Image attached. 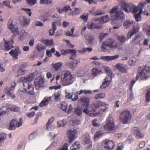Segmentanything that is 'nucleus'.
Returning <instances> with one entry per match:
<instances>
[{
	"label": "nucleus",
	"mask_w": 150,
	"mask_h": 150,
	"mask_svg": "<svg viewBox=\"0 0 150 150\" xmlns=\"http://www.w3.org/2000/svg\"><path fill=\"white\" fill-rule=\"evenodd\" d=\"M36 48L40 52H41L42 54H44V50L45 49V47L44 45L40 44H38L37 45Z\"/></svg>",
	"instance_id": "nucleus-24"
},
{
	"label": "nucleus",
	"mask_w": 150,
	"mask_h": 150,
	"mask_svg": "<svg viewBox=\"0 0 150 150\" xmlns=\"http://www.w3.org/2000/svg\"><path fill=\"white\" fill-rule=\"evenodd\" d=\"M110 19L109 16L106 15L101 18V21H100V23L101 25L102 24L106 23Z\"/></svg>",
	"instance_id": "nucleus-30"
},
{
	"label": "nucleus",
	"mask_w": 150,
	"mask_h": 150,
	"mask_svg": "<svg viewBox=\"0 0 150 150\" xmlns=\"http://www.w3.org/2000/svg\"><path fill=\"white\" fill-rule=\"evenodd\" d=\"M120 119L124 124L128 123L131 118L130 112L128 110H125L121 112L120 116Z\"/></svg>",
	"instance_id": "nucleus-7"
},
{
	"label": "nucleus",
	"mask_w": 150,
	"mask_h": 150,
	"mask_svg": "<svg viewBox=\"0 0 150 150\" xmlns=\"http://www.w3.org/2000/svg\"><path fill=\"white\" fill-rule=\"evenodd\" d=\"M56 22H53L52 23V29H50L49 30V32L50 35H54V32L56 29V28L55 24Z\"/></svg>",
	"instance_id": "nucleus-35"
},
{
	"label": "nucleus",
	"mask_w": 150,
	"mask_h": 150,
	"mask_svg": "<svg viewBox=\"0 0 150 150\" xmlns=\"http://www.w3.org/2000/svg\"><path fill=\"white\" fill-rule=\"evenodd\" d=\"M105 95L103 93H100L96 95L95 97L96 99L103 98L105 97Z\"/></svg>",
	"instance_id": "nucleus-57"
},
{
	"label": "nucleus",
	"mask_w": 150,
	"mask_h": 150,
	"mask_svg": "<svg viewBox=\"0 0 150 150\" xmlns=\"http://www.w3.org/2000/svg\"><path fill=\"white\" fill-rule=\"evenodd\" d=\"M11 90L10 88H6L5 89V92L6 93L8 96H10L13 98H15V96L12 92L11 91Z\"/></svg>",
	"instance_id": "nucleus-31"
},
{
	"label": "nucleus",
	"mask_w": 150,
	"mask_h": 150,
	"mask_svg": "<svg viewBox=\"0 0 150 150\" xmlns=\"http://www.w3.org/2000/svg\"><path fill=\"white\" fill-rule=\"evenodd\" d=\"M34 76V74L32 73L26 77H21L20 78V81L23 83L24 86V90L21 91L31 95L34 94L33 85L30 81L32 80Z\"/></svg>",
	"instance_id": "nucleus-1"
},
{
	"label": "nucleus",
	"mask_w": 150,
	"mask_h": 150,
	"mask_svg": "<svg viewBox=\"0 0 150 150\" xmlns=\"http://www.w3.org/2000/svg\"><path fill=\"white\" fill-rule=\"evenodd\" d=\"M88 13H85L82 16H80V18L86 22L87 21L88 19Z\"/></svg>",
	"instance_id": "nucleus-58"
},
{
	"label": "nucleus",
	"mask_w": 150,
	"mask_h": 150,
	"mask_svg": "<svg viewBox=\"0 0 150 150\" xmlns=\"http://www.w3.org/2000/svg\"><path fill=\"white\" fill-rule=\"evenodd\" d=\"M28 4L30 6H33L36 4L37 0H26Z\"/></svg>",
	"instance_id": "nucleus-53"
},
{
	"label": "nucleus",
	"mask_w": 150,
	"mask_h": 150,
	"mask_svg": "<svg viewBox=\"0 0 150 150\" xmlns=\"http://www.w3.org/2000/svg\"><path fill=\"white\" fill-rule=\"evenodd\" d=\"M8 28L14 33L19 32L18 28L15 24H13V20L11 19H10L8 23Z\"/></svg>",
	"instance_id": "nucleus-14"
},
{
	"label": "nucleus",
	"mask_w": 150,
	"mask_h": 150,
	"mask_svg": "<svg viewBox=\"0 0 150 150\" xmlns=\"http://www.w3.org/2000/svg\"><path fill=\"white\" fill-rule=\"evenodd\" d=\"M94 39V37L93 35H90L88 38L89 43L92 44L93 42Z\"/></svg>",
	"instance_id": "nucleus-63"
},
{
	"label": "nucleus",
	"mask_w": 150,
	"mask_h": 150,
	"mask_svg": "<svg viewBox=\"0 0 150 150\" xmlns=\"http://www.w3.org/2000/svg\"><path fill=\"white\" fill-rule=\"evenodd\" d=\"M102 146L103 147L106 149H112L114 146L113 142L111 141L106 140L104 141L102 144Z\"/></svg>",
	"instance_id": "nucleus-15"
},
{
	"label": "nucleus",
	"mask_w": 150,
	"mask_h": 150,
	"mask_svg": "<svg viewBox=\"0 0 150 150\" xmlns=\"http://www.w3.org/2000/svg\"><path fill=\"white\" fill-rule=\"evenodd\" d=\"M60 107L64 112H66L67 111L68 105L67 103L65 102H62L61 103Z\"/></svg>",
	"instance_id": "nucleus-33"
},
{
	"label": "nucleus",
	"mask_w": 150,
	"mask_h": 150,
	"mask_svg": "<svg viewBox=\"0 0 150 150\" xmlns=\"http://www.w3.org/2000/svg\"><path fill=\"white\" fill-rule=\"evenodd\" d=\"M142 13H140V12L139 11V13H138L134 14V16L136 20L137 21H140L141 18V14Z\"/></svg>",
	"instance_id": "nucleus-48"
},
{
	"label": "nucleus",
	"mask_w": 150,
	"mask_h": 150,
	"mask_svg": "<svg viewBox=\"0 0 150 150\" xmlns=\"http://www.w3.org/2000/svg\"><path fill=\"white\" fill-rule=\"evenodd\" d=\"M83 112L86 115H88L91 117L94 116V115L93 113H91V112H89L88 109L87 108H85L83 110Z\"/></svg>",
	"instance_id": "nucleus-44"
},
{
	"label": "nucleus",
	"mask_w": 150,
	"mask_h": 150,
	"mask_svg": "<svg viewBox=\"0 0 150 150\" xmlns=\"http://www.w3.org/2000/svg\"><path fill=\"white\" fill-rule=\"evenodd\" d=\"M89 13H92L94 16H97L101 15L103 13L100 11V10H97L95 11H90Z\"/></svg>",
	"instance_id": "nucleus-46"
},
{
	"label": "nucleus",
	"mask_w": 150,
	"mask_h": 150,
	"mask_svg": "<svg viewBox=\"0 0 150 150\" xmlns=\"http://www.w3.org/2000/svg\"><path fill=\"white\" fill-rule=\"evenodd\" d=\"M110 56H102L101 59L105 61H109L111 60Z\"/></svg>",
	"instance_id": "nucleus-61"
},
{
	"label": "nucleus",
	"mask_w": 150,
	"mask_h": 150,
	"mask_svg": "<svg viewBox=\"0 0 150 150\" xmlns=\"http://www.w3.org/2000/svg\"><path fill=\"white\" fill-rule=\"evenodd\" d=\"M87 27L88 29H101L102 28V26L100 24L98 23L96 24L92 22H89L88 23Z\"/></svg>",
	"instance_id": "nucleus-16"
},
{
	"label": "nucleus",
	"mask_w": 150,
	"mask_h": 150,
	"mask_svg": "<svg viewBox=\"0 0 150 150\" xmlns=\"http://www.w3.org/2000/svg\"><path fill=\"white\" fill-rule=\"evenodd\" d=\"M34 76V74L32 73L26 77H21L20 78V81L23 83L24 86V90L21 91L31 95L34 94L33 85L30 81L32 80Z\"/></svg>",
	"instance_id": "nucleus-2"
},
{
	"label": "nucleus",
	"mask_w": 150,
	"mask_h": 150,
	"mask_svg": "<svg viewBox=\"0 0 150 150\" xmlns=\"http://www.w3.org/2000/svg\"><path fill=\"white\" fill-rule=\"evenodd\" d=\"M92 50V49L91 48L88 47L83 48L82 49L81 52L83 53H84L87 51L88 52H90Z\"/></svg>",
	"instance_id": "nucleus-62"
},
{
	"label": "nucleus",
	"mask_w": 150,
	"mask_h": 150,
	"mask_svg": "<svg viewBox=\"0 0 150 150\" xmlns=\"http://www.w3.org/2000/svg\"><path fill=\"white\" fill-rule=\"evenodd\" d=\"M57 127H64L67 124V121L65 120H63L57 122Z\"/></svg>",
	"instance_id": "nucleus-34"
},
{
	"label": "nucleus",
	"mask_w": 150,
	"mask_h": 150,
	"mask_svg": "<svg viewBox=\"0 0 150 150\" xmlns=\"http://www.w3.org/2000/svg\"><path fill=\"white\" fill-rule=\"evenodd\" d=\"M62 63L61 62H58L56 64H52L53 68L56 71H57L59 70L62 66Z\"/></svg>",
	"instance_id": "nucleus-32"
},
{
	"label": "nucleus",
	"mask_w": 150,
	"mask_h": 150,
	"mask_svg": "<svg viewBox=\"0 0 150 150\" xmlns=\"http://www.w3.org/2000/svg\"><path fill=\"white\" fill-rule=\"evenodd\" d=\"M22 10L25 11L27 14L29 16H31L32 12L31 11V10L30 9L22 8Z\"/></svg>",
	"instance_id": "nucleus-59"
},
{
	"label": "nucleus",
	"mask_w": 150,
	"mask_h": 150,
	"mask_svg": "<svg viewBox=\"0 0 150 150\" xmlns=\"http://www.w3.org/2000/svg\"><path fill=\"white\" fill-rule=\"evenodd\" d=\"M67 52H69V53L71 54V56L70 57V59L74 60L75 59L76 57V52L75 50H68Z\"/></svg>",
	"instance_id": "nucleus-29"
},
{
	"label": "nucleus",
	"mask_w": 150,
	"mask_h": 150,
	"mask_svg": "<svg viewBox=\"0 0 150 150\" xmlns=\"http://www.w3.org/2000/svg\"><path fill=\"white\" fill-rule=\"evenodd\" d=\"M106 124L104 129L110 133H113L116 130L115 125L112 116L109 114L106 120Z\"/></svg>",
	"instance_id": "nucleus-5"
},
{
	"label": "nucleus",
	"mask_w": 150,
	"mask_h": 150,
	"mask_svg": "<svg viewBox=\"0 0 150 150\" xmlns=\"http://www.w3.org/2000/svg\"><path fill=\"white\" fill-rule=\"evenodd\" d=\"M142 39V34L141 33H139L136 36L133 38L131 41V43L134 45H137L140 47L141 44L140 42Z\"/></svg>",
	"instance_id": "nucleus-13"
},
{
	"label": "nucleus",
	"mask_w": 150,
	"mask_h": 150,
	"mask_svg": "<svg viewBox=\"0 0 150 150\" xmlns=\"http://www.w3.org/2000/svg\"><path fill=\"white\" fill-rule=\"evenodd\" d=\"M68 65L72 69H74L76 67V65L75 64L73 61H71L69 62Z\"/></svg>",
	"instance_id": "nucleus-56"
},
{
	"label": "nucleus",
	"mask_w": 150,
	"mask_h": 150,
	"mask_svg": "<svg viewBox=\"0 0 150 150\" xmlns=\"http://www.w3.org/2000/svg\"><path fill=\"white\" fill-rule=\"evenodd\" d=\"M76 129H70L67 131V136L69 138V142H71L72 140L76 138V134L77 132Z\"/></svg>",
	"instance_id": "nucleus-11"
},
{
	"label": "nucleus",
	"mask_w": 150,
	"mask_h": 150,
	"mask_svg": "<svg viewBox=\"0 0 150 150\" xmlns=\"http://www.w3.org/2000/svg\"><path fill=\"white\" fill-rule=\"evenodd\" d=\"M103 134V132L101 131H99L96 133L94 136V139L99 137Z\"/></svg>",
	"instance_id": "nucleus-51"
},
{
	"label": "nucleus",
	"mask_w": 150,
	"mask_h": 150,
	"mask_svg": "<svg viewBox=\"0 0 150 150\" xmlns=\"http://www.w3.org/2000/svg\"><path fill=\"white\" fill-rule=\"evenodd\" d=\"M23 22L25 25L29 24L30 22V19L27 18L26 17L23 16Z\"/></svg>",
	"instance_id": "nucleus-55"
},
{
	"label": "nucleus",
	"mask_w": 150,
	"mask_h": 150,
	"mask_svg": "<svg viewBox=\"0 0 150 150\" xmlns=\"http://www.w3.org/2000/svg\"><path fill=\"white\" fill-rule=\"evenodd\" d=\"M51 2V0H40V4H50Z\"/></svg>",
	"instance_id": "nucleus-54"
},
{
	"label": "nucleus",
	"mask_w": 150,
	"mask_h": 150,
	"mask_svg": "<svg viewBox=\"0 0 150 150\" xmlns=\"http://www.w3.org/2000/svg\"><path fill=\"white\" fill-rule=\"evenodd\" d=\"M139 29V28L138 27L137 28L134 27L131 30L127 33V39L130 38L134 34L138 32Z\"/></svg>",
	"instance_id": "nucleus-20"
},
{
	"label": "nucleus",
	"mask_w": 150,
	"mask_h": 150,
	"mask_svg": "<svg viewBox=\"0 0 150 150\" xmlns=\"http://www.w3.org/2000/svg\"><path fill=\"white\" fill-rule=\"evenodd\" d=\"M106 106V103L99 101H97L93 103L91 105L93 110L95 111L96 109L99 108L102 106Z\"/></svg>",
	"instance_id": "nucleus-17"
},
{
	"label": "nucleus",
	"mask_w": 150,
	"mask_h": 150,
	"mask_svg": "<svg viewBox=\"0 0 150 150\" xmlns=\"http://www.w3.org/2000/svg\"><path fill=\"white\" fill-rule=\"evenodd\" d=\"M25 70L21 67L20 68L18 71L17 73L19 76L23 75L25 73Z\"/></svg>",
	"instance_id": "nucleus-60"
},
{
	"label": "nucleus",
	"mask_w": 150,
	"mask_h": 150,
	"mask_svg": "<svg viewBox=\"0 0 150 150\" xmlns=\"http://www.w3.org/2000/svg\"><path fill=\"white\" fill-rule=\"evenodd\" d=\"M6 135L4 133H0V144L6 139Z\"/></svg>",
	"instance_id": "nucleus-45"
},
{
	"label": "nucleus",
	"mask_w": 150,
	"mask_h": 150,
	"mask_svg": "<svg viewBox=\"0 0 150 150\" xmlns=\"http://www.w3.org/2000/svg\"><path fill=\"white\" fill-rule=\"evenodd\" d=\"M80 101L86 104L87 105H89V99L88 97H84L80 98Z\"/></svg>",
	"instance_id": "nucleus-39"
},
{
	"label": "nucleus",
	"mask_w": 150,
	"mask_h": 150,
	"mask_svg": "<svg viewBox=\"0 0 150 150\" xmlns=\"http://www.w3.org/2000/svg\"><path fill=\"white\" fill-rule=\"evenodd\" d=\"M80 147V145L78 142H76L70 147V150H78Z\"/></svg>",
	"instance_id": "nucleus-25"
},
{
	"label": "nucleus",
	"mask_w": 150,
	"mask_h": 150,
	"mask_svg": "<svg viewBox=\"0 0 150 150\" xmlns=\"http://www.w3.org/2000/svg\"><path fill=\"white\" fill-rule=\"evenodd\" d=\"M118 1L121 5V9L126 13H129V8L131 3H127L125 0H119Z\"/></svg>",
	"instance_id": "nucleus-12"
},
{
	"label": "nucleus",
	"mask_w": 150,
	"mask_h": 150,
	"mask_svg": "<svg viewBox=\"0 0 150 150\" xmlns=\"http://www.w3.org/2000/svg\"><path fill=\"white\" fill-rule=\"evenodd\" d=\"M92 92L91 90H80L79 92V93H78L77 92L76 93L78 95H80L82 94V93H84V94H91V93Z\"/></svg>",
	"instance_id": "nucleus-43"
},
{
	"label": "nucleus",
	"mask_w": 150,
	"mask_h": 150,
	"mask_svg": "<svg viewBox=\"0 0 150 150\" xmlns=\"http://www.w3.org/2000/svg\"><path fill=\"white\" fill-rule=\"evenodd\" d=\"M109 47L110 48H115L117 46L114 45L113 40L111 39H109L105 42L103 43L101 46L102 51L105 52L108 50L107 47Z\"/></svg>",
	"instance_id": "nucleus-9"
},
{
	"label": "nucleus",
	"mask_w": 150,
	"mask_h": 150,
	"mask_svg": "<svg viewBox=\"0 0 150 150\" xmlns=\"http://www.w3.org/2000/svg\"><path fill=\"white\" fill-rule=\"evenodd\" d=\"M51 97H45L40 103L39 105L41 107H43L47 105L49 101L51 100Z\"/></svg>",
	"instance_id": "nucleus-22"
},
{
	"label": "nucleus",
	"mask_w": 150,
	"mask_h": 150,
	"mask_svg": "<svg viewBox=\"0 0 150 150\" xmlns=\"http://www.w3.org/2000/svg\"><path fill=\"white\" fill-rule=\"evenodd\" d=\"M108 34V33H101L99 35V38L100 41H101Z\"/></svg>",
	"instance_id": "nucleus-64"
},
{
	"label": "nucleus",
	"mask_w": 150,
	"mask_h": 150,
	"mask_svg": "<svg viewBox=\"0 0 150 150\" xmlns=\"http://www.w3.org/2000/svg\"><path fill=\"white\" fill-rule=\"evenodd\" d=\"M44 42L47 46H50L53 45V41L52 40H44Z\"/></svg>",
	"instance_id": "nucleus-49"
},
{
	"label": "nucleus",
	"mask_w": 150,
	"mask_h": 150,
	"mask_svg": "<svg viewBox=\"0 0 150 150\" xmlns=\"http://www.w3.org/2000/svg\"><path fill=\"white\" fill-rule=\"evenodd\" d=\"M130 7L129 8V12L130 11L133 13L136 14L137 13L138 11H139L138 10V7L132 4H131Z\"/></svg>",
	"instance_id": "nucleus-23"
},
{
	"label": "nucleus",
	"mask_w": 150,
	"mask_h": 150,
	"mask_svg": "<svg viewBox=\"0 0 150 150\" xmlns=\"http://www.w3.org/2000/svg\"><path fill=\"white\" fill-rule=\"evenodd\" d=\"M117 38L119 41L122 43H124L126 39L125 36L123 35H118Z\"/></svg>",
	"instance_id": "nucleus-40"
},
{
	"label": "nucleus",
	"mask_w": 150,
	"mask_h": 150,
	"mask_svg": "<svg viewBox=\"0 0 150 150\" xmlns=\"http://www.w3.org/2000/svg\"><path fill=\"white\" fill-rule=\"evenodd\" d=\"M145 99L146 102L149 103L150 102V88L146 92Z\"/></svg>",
	"instance_id": "nucleus-42"
},
{
	"label": "nucleus",
	"mask_w": 150,
	"mask_h": 150,
	"mask_svg": "<svg viewBox=\"0 0 150 150\" xmlns=\"http://www.w3.org/2000/svg\"><path fill=\"white\" fill-rule=\"evenodd\" d=\"M105 71L107 76L105 79V81L103 82V85L105 86V87L108 85L111 80L112 77L114 76V75L110 70L109 68L105 67Z\"/></svg>",
	"instance_id": "nucleus-8"
},
{
	"label": "nucleus",
	"mask_w": 150,
	"mask_h": 150,
	"mask_svg": "<svg viewBox=\"0 0 150 150\" xmlns=\"http://www.w3.org/2000/svg\"><path fill=\"white\" fill-rule=\"evenodd\" d=\"M9 109L15 112H17L20 109L19 107H17L15 105H12L9 108Z\"/></svg>",
	"instance_id": "nucleus-50"
},
{
	"label": "nucleus",
	"mask_w": 150,
	"mask_h": 150,
	"mask_svg": "<svg viewBox=\"0 0 150 150\" xmlns=\"http://www.w3.org/2000/svg\"><path fill=\"white\" fill-rule=\"evenodd\" d=\"M21 53V52L18 48H16L14 50H12L9 52V54L15 59H18V55Z\"/></svg>",
	"instance_id": "nucleus-18"
},
{
	"label": "nucleus",
	"mask_w": 150,
	"mask_h": 150,
	"mask_svg": "<svg viewBox=\"0 0 150 150\" xmlns=\"http://www.w3.org/2000/svg\"><path fill=\"white\" fill-rule=\"evenodd\" d=\"M43 82V80L42 79H36L34 81L35 85L38 87L41 86Z\"/></svg>",
	"instance_id": "nucleus-27"
},
{
	"label": "nucleus",
	"mask_w": 150,
	"mask_h": 150,
	"mask_svg": "<svg viewBox=\"0 0 150 150\" xmlns=\"http://www.w3.org/2000/svg\"><path fill=\"white\" fill-rule=\"evenodd\" d=\"M84 142L86 144L90 145L91 143V140H90V137L88 134H86L85 136Z\"/></svg>",
	"instance_id": "nucleus-38"
},
{
	"label": "nucleus",
	"mask_w": 150,
	"mask_h": 150,
	"mask_svg": "<svg viewBox=\"0 0 150 150\" xmlns=\"http://www.w3.org/2000/svg\"><path fill=\"white\" fill-rule=\"evenodd\" d=\"M138 73L137 76V79H142L148 78L150 76V67L145 66L144 68L142 67L138 69Z\"/></svg>",
	"instance_id": "nucleus-6"
},
{
	"label": "nucleus",
	"mask_w": 150,
	"mask_h": 150,
	"mask_svg": "<svg viewBox=\"0 0 150 150\" xmlns=\"http://www.w3.org/2000/svg\"><path fill=\"white\" fill-rule=\"evenodd\" d=\"M10 2L8 0L4 1L3 2L2 5L5 6H6L8 8H11L12 7H11L10 5Z\"/></svg>",
	"instance_id": "nucleus-47"
},
{
	"label": "nucleus",
	"mask_w": 150,
	"mask_h": 150,
	"mask_svg": "<svg viewBox=\"0 0 150 150\" xmlns=\"http://www.w3.org/2000/svg\"><path fill=\"white\" fill-rule=\"evenodd\" d=\"M9 44L7 42H6L4 44V48L5 50H9L13 47L12 45H9Z\"/></svg>",
	"instance_id": "nucleus-52"
},
{
	"label": "nucleus",
	"mask_w": 150,
	"mask_h": 150,
	"mask_svg": "<svg viewBox=\"0 0 150 150\" xmlns=\"http://www.w3.org/2000/svg\"><path fill=\"white\" fill-rule=\"evenodd\" d=\"M110 18L112 21L121 20L124 19L125 15L124 12L119 9L118 6L113 7L109 11Z\"/></svg>",
	"instance_id": "nucleus-4"
},
{
	"label": "nucleus",
	"mask_w": 150,
	"mask_h": 150,
	"mask_svg": "<svg viewBox=\"0 0 150 150\" xmlns=\"http://www.w3.org/2000/svg\"><path fill=\"white\" fill-rule=\"evenodd\" d=\"M143 31L146 33V35L150 36V25L147 27H144L143 28Z\"/></svg>",
	"instance_id": "nucleus-41"
},
{
	"label": "nucleus",
	"mask_w": 150,
	"mask_h": 150,
	"mask_svg": "<svg viewBox=\"0 0 150 150\" xmlns=\"http://www.w3.org/2000/svg\"><path fill=\"white\" fill-rule=\"evenodd\" d=\"M146 3L145 2H141L138 5L139 10L140 13H142L143 9L146 5Z\"/></svg>",
	"instance_id": "nucleus-37"
},
{
	"label": "nucleus",
	"mask_w": 150,
	"mask_h": 150,
	"mask_svg": "<svg viewBox=\"0 0 150 150\" xmlns=\"http://www.w3.org/2000/svg\"><path fill=\"white\" fill-rule=\"evenodd\" d=\"M134 133L136 134V136L137 138H142L144 137V136L137 127H134L133 129Z\"/></svg>",
	"instance_id": "nucleus-21"
},
{
	"label": "nucleus",
	"mask_w": 150,
	"mask_h": 150,
	"mask_svg": "<svg viewBox=\"0 0 150 150\" xmlns=\"http://www.w3.org/2000/svg\"><path fill=\"white\" fill-rule=\"evenodd\" d=\"M116 67L117 69L122 73H126L127 71L128 68L125 65L119 64L116 65Z\"/></svg>",
	"instance_id": "nucleus-19"
},
{
	"label": "nucleus",
	"mask_w": 150,
	"mask_h": 150,
	"mask_svg": "<svg viewBox=\"0 0 150 150\" xmlns=\"http://www.w3.org/2000/svg\"><path fill=\"white\" fill-rule=\"evenodd\" d=\"M61 76L62 83L64 86L72 84L75 80L76 75L69 70L62 71Z\"/></svg>",
	"instance_id": "nucleus-3"
},
{
	"label": "nucleus",
	"mask_w": 150,
	"mask_h": 150,
	"mask_svg": "<svg viewBox=\"0 0 150 150\" xmlns=\"http://www.w3.org/2000/svg\"><path fill=\"white\" fill-rule=\"evenodd\" d=\"M54 120V118L53 117L49 118L48 121L46 124V129L48 130H50L51 129V124L53 122Z\"/></svg>",
	"instance_id": "nucleus-26"
},
{
	"label": "nucleus",
	"mask_w": 150,
	"mask_h": 150,
	"mask_svg": "<svg viewBox=\"0 0 150 150\" xmlns=\"http://www.w3.org/2000/svg\"><path fill=\"white\" fill-rule=\"evenodd\" d=\"M101 71L100 70L95 68L93 69L91 71L92 74L95 76L101 74Z\"/></svg>",
	"instance_id": "nucleus-36"
},
{
	"label": "nucleus",
	"mask_w": 150,
	"mask_h": 150,
	"mask_svg": "<svg viewBox=\"0 0 150 150\" xmlns=\"http://www.w3.org/2000/svg\"><path fill=\"white\" fill-rule=\"evenodd\" d=\"M133 21L132 20L125 21L124 23L123 26L126 28H128L133 24Z\"/></svg>",
	"instance_id": "nucleus-28"
},
{
	"label": "nucleus",
	"mask_w": 150,
	"mask_h": 150,
	"mask_svg": "<svg viewBox=\"0 0 150 150\" xmlns=\"http://www.w3.org/2000/svg\"><path fill=\"white\" fill-rule=\"evenodd\" d=\"M22 119L21 118H20L19 122L16 120H12L10 122L9 129L10 130H12L15 129L16 127H18L21 126L22 125Z\"/></svg>",
	"instance_id": "nucleus-10"
}]
</instances>
